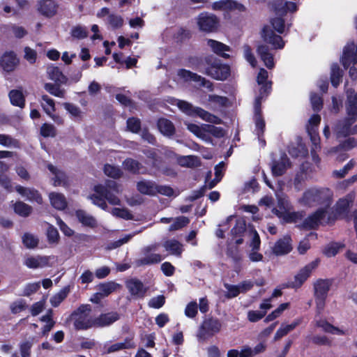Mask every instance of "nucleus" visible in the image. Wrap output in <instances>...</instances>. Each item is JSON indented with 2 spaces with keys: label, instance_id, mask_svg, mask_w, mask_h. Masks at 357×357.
Returning <instances> with one entry per match:
<instances>
[{
  "label": "nucleus",
  "instance_id": "f257e3e1",
  "mask_svg": "<svg viewBox=\"0 0 357 357\" xmlns=\"http://www.w3.org/2000/svg\"><path fill=\"white\" fill-rule=\"evenodd\" d=\"M333 197L332 190L328 188L312 186L305 190L298 199V203L305 207H321L304 220L303 227L314 229L319 225L330 224L335 220L336 215L330 208Z\"/></svg>",
  "mask_w": 357,
  "mask_h": 357
},
{
  "label": "nucleus",
  "instance_id": "f03ea898",
  "mask_svg": "<svg viewBox=\"0 0 357 357\" xmlns=\"http://www.w3.org/2000/svg\"><path fill=\"white\" fill-rule=\"evenodd\" d=\"M273 8L275 14L279 17L272 18L270 21L271 24L264 26L261 31V37L265 42L271 45L274 49H282L285 43L281 36L274 33L273 29L278 33H284L286 26L284 20L280 16L288 12L296 11L297 6L295 3L286 0H275L273 3Z\"/></svg>",
  "mask_w": 357,
  "mask_h": 357
},
{
  "label": "nucleus",
  "instance_id": "7ed1b4c3",
  "mask_svg": "<svg viewBox=\"0 0 357 357\" xmlns=\"http://www.w3.org/2000/svg\"><path fill=\"white\" fill-rule=\"evenodd\" d=\"M94 193L87 197L91 202L104 211L108 210L106 200L112 205H120L121 200L116 195L122 190L114 181H107L105 185L98 184L93 187Z\"/></svg>",
  "mask_w": 357,
  "mask_h": 357
},
{
  "label": "nucleus",
  "instance_id": "20e7f679",
  "mask_svg": "<svg viewBox=\"0 0 357 357\" xmlns=\"http://www.w3.org/2000/svg\"><path fill=\"white\" fill-rule=\"evenodd\" d=\"M347 93L346 110L347 116L345 119L337 122L333 130L337 137L357 134V124L351 128V126L357 121V93H354V91L349 89Z\"/></svg>",
  "mask_w": 357,
  "mask_h": 357
},
{
  "label": "nucleus",
  "instance_id": "39448f33",
  "mask_svg": "<svg viewBox=\"0 0 357 357\" xmlns=\"http://www.w3.org/2000/svg\"><path fill=\"white\" fill-rule=\"evenodd\" d=\"M276 197L278 205L272 209L274 214L284 222H294L300 218L299 213L291 211V205L285 196L276 193Z\"/></svg>",
  "mask_w": 357,
  "mask_h": 357
},
{
  "label": "nucleus",
  "instance_id": "423d86ee",
  "mask_svg": "<svg viewBox=\"0 0 357 357\" xmlns=\"http://www.w3.org/2000/svg\"><path fill=\"white\" fill-rule=\"evenodd\" d=\"M91 312L89 305H82L73 313L72 317L76 329L85 330L96 326V318L91 315Z\"/></svg>",
  "mask_w": 357,
  "mask_h": 357
},
{
  "label": "nucleus",
  "instance_id": "0eeeda50",
  "mask_svg": "<svg viewBox=\"0 0 357 357\" xmlns=\"http://www.w3.org/2000/svg\"><path fill=\"white\" fill-rule=\"evenodd\" d=\"M175 104L178 107V108L184 113L188 115H197L200 117L204 121L219 124L221 123V119L217 117L215 115H213L205 111L202 108L200 107H195L190 103L181 100H175Z\"/></svg>",
  "mask_w": 357,
  "mask_h": 357
},
{
  "label": "nucleus",
  "instance_id": "6e6552de",
  "mask_svg": "<svg viewBox=\"0 0 357 357\" xmlns=\"http://www.w3.org/2000/svg\"><path fill=\"white\" fill-rule=\"evenodd\" d=\"M321 121V116L319 114L312 115L308 121L307 125V131L310 137L311 142L312 143V157L313 161L318 165L320 162V158L316 154V151L321 149L320 146V138L317 132V127Z\"/></svg>",
  "mask_w": 357,
  "mask_h": 357
},
{
  "label": "nucleus",
  "instance_id": "1a4fd4ad",
  "mask_svg": "<svg viewBox=\"0 0 357 357\" xmlns=\"http://www.w3.org/2000/svg\"><path fill=\"white\" fill-rule=\"evenodd\" d=\"M207 66L204 69L200 68V71L204 72L211 77L218 80H225L229 75V67L220 63L218 61H211L206 60Z\"/></svg>",
  "mask_w": 357,
  "mask_h": 357
},
{
  "label": "nucleus",
  "instance_id": "9d476101",
  "mask_svg": "<svg viewBox=\"0 0 357 357\" xmlns=\"http://www.w3.org/2000/svg\"><path fill=\"white\" fill-rule=\"evenodd\" d=\"M222 324L216 319H208L204 321L197 333V337L199 340H204L209 337L219 333L221 330Z\"/></svg>",
  "mask_w": 357,
  "mask_h": 357
},
{
  "label": "nucleus",
  "instance_id": "9b49d317",
  "mask_svg": "<svg viewBox=\"0 0 357 357\" xmlns=\"http://www.w3.org/2000/svg\"><path fill=\"white\" fill-rule=\"evenodd\" d=\"M319 263V260L316 259L301 268L295 275L294 280L289 282L288 287L294 289L301 287L310 277L312 272L318 266Z\"/></svg>",
  "mask_w": 357,
  "mask_h": 357
},
{
  "label": "nucleus",
  "instance_id": "f8f14e48",
  "mask_svg": "<svg viewBox=\"0 0 357 357\" xmlns=\"http://www.w3.org/2000/svg\"><path fill=\"white\" fill-rule=\"evenodd\" d=\"M158 247V244L146 247L143 250L144 256L136 261L137 266L151 265L160 262L162 257L160 254L156 253Z\"/></svg>",
  "mask_w": 357,
  "mask_h": 357
},
{
  "label": "nucleus",
  "instance_id": "ddd939ff",
  "mask_svg": "<svg viewBox=\"0 0 357 357\" xmlns=\"http://www.w3.org/2000/svg\"><path fill=\"white\" fill-rule=\"evenodd\" d=\"M177 75L184 82H194L197 83L199 86L208 89L210 91L213 90V84L210 81L189 70L184 69L179 70Z\"/></svg>",
  "mask_w": 357,
  "mask_h": 357
},
{
  "label": "nucleus",
  "instance_id": "4468645a",
  "mask_svg": "<svg viewBox=\"0 0 357 357\" xmlns=\"http://www.w3.org/2000/svg\"><path fill=\"white\" fill-rule=\"evenodd\" d=\"M197 20L199 29L206 32L213 31L218 25V18L214 15L208 13L199 15Z\"/></svg>",
  "mask_w": 357,
  "mask_h": 357
},
{
  "label": "nucleus",
  "instance_id": "2eb2a0df",
  "mask_svg": "<svg viewBox=\"0 0 357 357\" xmlns=\"http://www.w3.org/2000/svg\"><path fill=\"white\" fill-rule=\"evenodd\" d=\"M340 61L345 69L357 63V43H349L344 47Z\"/></svg>",
  "mask_w": 357,
  "mask_h": 357
},
{
  "label": "nucleus",
  "instance_id": "dca6fc26",
  "mask_svg": "<svg viewBox=\"0 0 357 357\" xmlns=\"http://www.w3.org/2000/svg\"><path fill=\"white\" fill-rule=\"evenodd\" d=\"M41 106L45 112L57 124H62L63 122V119L59 115L54 114L55 111V104L53 99L50 98L47 95L42 96Z\"/></svg>",
  "mask_w": 357,
  "mask_h": 357
},
{
  "label": "nucleus",
  "instance_id": "f3484780",
  "mask_svg": "<svg viewBox=\"0 0 357 357\" xmlns=\"http://www.w3.org/2000/svg\"><path fill=\"white\" fill-rule=\"evenodd\" d=\"M126 287L129 293L135 298L144 297L147 287L138 279L132 278L126 282Z\"/></svg>",
  "mask_w": 357,
  "mask_h": 357
},
{
  "label": "nucleus",
  "instance_id": "a211bd4d",
  "mask_svg": "<svg viewBox=\"0 0 357 357\" xmlns=\"http://www.w3.org/2000/svg\"><path fill=\"white\" fill-rule=\"evenodd\" d=\"M50 256H29L24 259V264L29 268H42L49 266Z\"/></svg>",
  "mask_w": 357,
  "mask_h": 357
},
{
  "label": "nucleus",
  "instance_id": "6ab92c4d",
  "mask_svg": "<svg viewBox=\"0 0 357 357\" xmlns=\"http://www.w3.org/2000/svg\"><path fill=\"white\" fill-rule=\"evenodd\" d=\"M291 162L287 155L283 154L280 158L275 160L271 165L272 174L275 176L284 174L291 167Z\"/></svg>",
  "mask_w": 357,
  "mask_h": 357
},
{
  "label": "nucleus",
  "instance_id": "aec40b11",
  "mask_svg": "<svg viewBox=\"0 0 357 357\" xmlns=\"http://www.w3.org/2000/svg\"><path fill=\"white\" fill-rule=\"evenodd\" d=\"M260 98H257L255 103V126L256 134L258 135L259 141L262 146L265 145V141L260 138L261 135L263 134L265 128V123L260 116Z\"/></svg>",
  "mask_w": 357,
  "mask_h": 357
},
{
  "label": "nucleus",
  "instance_id": "412c9836",
  "mask_svg": "<svg viewBox=\"0 0 357 357\" xmlns=\"http://www.w3.org/2000/svg\"><path fill=\"white\" fill-rule=\"evenodd\" d=\"M15 190L22 197L26 198L30 202H35L39 204L43 202L41 195L35 189L17 185L15 187Z\"/></svg>",
  "mask_w": 357,
  "mask_h": 357
},
{
  "label": "nucleus",
  "instance_id": "4be33fe9",
  "mask_svg": "<svg viewBox=\"0 0 357 357\" xmlns=\"http://www.w3.org/2000/svg\"><path fill=\"white\" fill-rule=\"evenodd\" d=\"M316 171L314 167L309 162H305L301 165V172L298 173L294 179L296 188H298L299 183L312 177L313 173Z\"/></svg>",
  "mask_w": 357,
  "mask_h": 357
},
{
  "label": "nucleus",
  "instance_id": "5701e85b",
  "mask_svg": "<svg viewBox=\"0 0 357 357\" xmlns=\"http://www.w3.org/2000/svg\"><path fill=\"white\" fill-rule=\"evenodd\" d=\"M257 52L261 60L268 69L274 68V57L268 46L266 45H260L257 47Z\"/></svg>",
  "mask_w": 357,
  "mask_h": 357
},
{
  "label": "nucleus",
  "instance_id": "b1692460",
  "mask_svg": "<svg viewBox=\"0 0 357 357\" xmlns=\"http://www.w3.org/2000/svg\"><path fill=\"white\" fill-rule=\"evenodd\" d=\"M268 73L264 68H260L257 77V81L259 85L261 86L260 96L258 97L260 100L264 96V94H267L271 87V82L268 81Z\"/></svg>",
  "mask_w": 357,
  "mask_h": 357
},
{
  "label": "nucleus",
  "instance_id": "393cba45",
  "mask_svg": "<svg viewBox=\"0 0 357 357\" xmlns=\"http://www.w3.org/2000/svg\"><path fill=\"white\" fill-rule=\"evenodd\" d=\"M291 238L288 236L279 239L273 247V252L276 255H286L292 249Z\"/></svg>",
  "mask_w": 357,
  "mask_h": 357
},
{
  "label": "nucleus",
  "instance_id": "a878e982",
  "mask_svg": "<svg viewBox=\"0 0 357 357\" xmlns=\"http://www.w3.org/2000/svg\"><path fill=\"white\" fill-rule=\"evenodd\" d=\"M19 63V60L13 52H6L1 58L0 65L7 72L13 71Z\"/></svg>",
  "mask_w": 357,
  "mask_h": 357
},
{
  "label": "nucleus",
  "instance_id": "bb28decb",
  "mask_svg": "<svg viewBox=\"0 0 357 357\" xmlns=\"http://www.w3.org/2000/svg\"><path fill=\"white\" fill-rule=\"evenodd\" d=\"M58 5L54 0H41L38 3V11L43 15L52 17L57 11Z\"/></svg>",
  "mask_w": 357,
  "mask_h": 357
},
{
  "label": "nucleus",
  "instance_id": "cd10ccee",
  "mask_svg": "<svg viewBox=\"0 0 357 357\" xmlns=\"http://www.w3.org/2000/svg\"><path fill=\"white\" fill-rule=\"evenodd\" d=\"M119 319V314L117 312H112L106 314H102L100 315L98 317L96 318V326H107Z\"/></svg>",
  "mask_w": 357,
  "mask_h": 357
},
{
  "label": "nucleus",
  "instance_id": "c85d7f7f",
  "mask_svg": "<svg viewBox=\"0 0 357 357\" xmlns=\"http://www.w3.org/2000/svg\"><path fill=\"white\" fill-rule=\"evenodd\" d=\"M47 167L52 174V181L54 186H63L67 183V177L63 172L53 165H48Z\"/></svg>",
  "mask_w": 357,
  "mask_h": 357
},
{
  "label": "nucleus",
  "instance_id": "c756f323",
  "mask_svg": "<svg viewBox=\"0 0 357 357\" xmlns=\"http://www.w3.org/2000/svg\"><path fill=\"white\" fill-rule=\"evenodd\" d=\"M355 193L351 192L344 198L340 199L336 204V215H340L347 213L350 204L353 202Z\"/></svg>",
  "mask_w": 357,
  "mask_h": 357
},
{
  "label": "nucleus",
  "instance_id": "7c9ffc66",
  "mask_svg": "<svg viewBox=\"0 0 357 357\" xmlns=\"http://www.w3.org/2000/svg\"><path fill=\"white\" fill-rule=\"evenodd\" d=\"M207 45L211 47V50L214 53L225 58L229 57V55L226 53V52H228L230 50L229 46L223 44L222 43L212 39H208L207 40Z\"/></svg>",
  "mask_w": 357,
  "mask_h": 357
},
{
  "label": "nucleus",
  "instance_id": "2f4dec72",
  "mask_svg": "<svg viewBox=\"0 0 357 357\" xmlns=\"http://www.w3.org/2000/svg\"><path fill=\"white\" fill-rule=\"evenodd\" d=\"M163 247L170 255L180 256L183 250V244L176 239H169L163 243Z\"/></svg>",
  "mask_w": 357,
  "mask_h": 357
},
{
  "label": "nucleus",
  "instance_id": "473e14b6",
  "mask_svg": "<svg viewBox=\"0 0 357 357\" xmlns=\"http://www.w3.org/2000/svg\"><path fill=\"white\" fill-rule=\"evenodd\" d=\"M76 216L84 226L94 228L98 225L96 218L83 210L77 211Z\"/></svg>",
  "mask_w": 357,
  "mask_h": 357
},
{
  "label": "nucleus",
  "instance_id": "72a5a7b5",
  "mask_svg": "<svg viewBox=\"0 0 357 357\" xmlns=\"http://www.w3.org/2000/svg\"><path fill=\"white\" fill-rule=\"evenodd\" d=\"M49 199L52 206L57 210H63L67 206L66 197L61 193L51 192Z\"/></svg>",
  "mask_w": 357,
  "mask_h": 357
},
{
  "label": "nucleus",
  "instance_id": "f704fd0d",
  "mask_svg": "<svg viewBox=\"0 0 357 357\" xmlns=\"http://www.w3.org/2000/svg\"><path fill=\"white\" fill-rule=\"evenodd\" d=\"M137 188L139 192L148 195L157 194V185L154 182L150 181H141L137 183Z\"/></svg>",
  "mask_w": 357,
  "mask_h": 357
},
{
  "label": "nucleus",
  "instance_id": "c9c22d12",
  "mask_svg": "<svg viewBox=\"0 0 357 357\" xmlns=\"http://www.w3.org/2000/svg\"><path fill=\"white\" fill-rule=\"evenodd\" d=\"M245 225L243 221L238 220L237 221L234 227L231 229V233L233 236L232 238L230 241L229 243H235L236 245L241 244L243 241V238L241 237V234L245 231Z\"/></svg>",
  "mask_w": 357,
  "mask_h": 357
},
{
  "label": "nucleus",
  "instance_id": "e433bc0d",
  "mask_svg": "<svg viewBox=\"0 0 357 357\" xmlns=\"http://www.w3.org/2000/svg\"><path fill=\"white\" fill-rule=\"evenodd\" d=\"M158 127L160 132L167 137L173 135L175 132L174 126L167 119H160L158 121Z\"/></svg>",
  "mask_w": 357,
  "mask_h": 357
},
{
  "label": "nucleus",
  "instance_id": "4c0bfd02",
  "mask_svg": "<svg viewBox=\"0 0 357 357\" xmlns=\"http://www.w3.org/2000/svg\"><path fill=\"white\" fill-rule=\"evenodd\" d=\"M227 102V98L224 96L217 95H210L207 101L202 100V103L210 107L211 108H216L223 107Z\"/></svg>",
  "mask_w": 357,
  "mask_h": 357
},
{
  "label": "nucleus",
  "instance_id": "58836bf2",
  "mask_svg": "<svg viewBox=\"0 0 357 357\" xmlns=\"http://www.w3.org/2000/svg\"><path fill=\"white\" fill-rule=\"evenodd\" d=\"M315 325L317 327L321 328L322 330L326 333H332V334H336V335H344L345 333L329 324L328 321L324 319H316L315 320Z\"/></svg>",
  "mask_w": 357,
  "mask_h": 357
},
{
  "label": "nucleus",
  "instance_id": "ea45409f",
  "mask_svg": "<svg viewBox=\"0 0 357 357\" xmlns=\"http://www.w3.org/2000/svg\"><path fill=\"white\" fill-rule=\"evenodd\" d=\"M178 163L183 167H193L199 165L198 157L195 155L176 156Z\"/></svg>",
  "mask_w": 357,
  "mask_h": 357
},
{
  "label": "nucleus",
  "instance_id": "a19ab883",
  "mask_svg": "<svg viewBox=\"0 0 357 357\" xmlns=\"http://www.w3.org/2000/svg\"><path fill=\"white\" fill-rule=\"evenodd\" d=\"M184 123L186 126L188 130L197 137L202 139H205L206 138L207 136L206 135V128H204V124H202L201 126H199L197 124L191 123L187 121H185Z\"/></svg>",
  "mask_w": 357,
  "mask_h": 357
},
{
  "label": "nucleus",
  "instance_id": "79ce46f5",
  "mask_svg": "<svg viewBox=\"0 0 357 357\" xmlns=\"http://www.w3.org/2000/svg\"><path fill=\"white\" fill-rule=\"evenodd\" d=\"M330 284L326 280H319L314 284V296H327Z\"/></svg>",
  "mask_w": 357,
  "mask_h": 357
},
{
  "label": "nucleus",
  "instance_id": "37998d69",
  "mask_svg": "<svg viewBox=\"0 0 357 357\" xmlns=\"http://www.w3.org/2000/svg\"><path fill=\"white\" fill-rule=\"evenodd\" d=\"M124 169L132 173H145L142 166L136 160L128 158L123 162Z\"/></svg>",
  "mask_w": 357,
  "mask_h": 357
},
{
  "label": "nucleus",
  "instance_id": "c03bdc74",
  "mask_svg": "<svg viewBox=\"0 0 357 357\" xmlns=\"http://www.w3.org/2000/svg\"><path fill=\"white\" fill-rule=\"evenodd\" d=\"M63 107L75 120L80 121L83 119L84 112L79 107L68 102L64 103Z\"/></svg>",
  "mask_w": 357,
  "mask_h": 357
},
{
  "label": "nucleus",
  "instance_id": "a18cd8bd",
  "mask_svg": "<svg viewBox=\"0 0 357 357\" xmlns=\"http://www.w3.org/2000/svg\"><path fill=\"white\" fill-rule=\"evenodd\" d=\"M298 324L299 322L298 321H295L290 324H282L280 328L275 333L274 340H280L290 331L294 330L298 325Z\"/></svg>",
  "mask_w": 357,
  "mask_h": 357
},
{
  "label": "nucleus",
  "instance_id": "49530a36",
  "mask_svg": "<svg viewBox=\"0 0 357 357\" xmlns=\"http://www.w3.org/2000/svg\"><path fill=\"white\" fill-rule=\"evenodd\" d=\"M119 285L114 282H108L98 285V291L102 297H106L114 291Z\"/></svg>",
  "mask_w": 357,
  "mask_h": 357
},
{
  "label": "nucleus",
  "instance_id": "de8ad7c7",
  "mask_svg": "<svg viewBox=\"0 0 357 357\" xmlns=\"http://www.w3.org/2000/svg\"><path fill=\"white\" fill-rule=\"evenodd\" d=\"M70 292L69 287H65L61 290H60L57 294H54L50 298V303L54 307H57L59 304L67 297L68 293Z\"/></svg>",
  "mask_w": 357,
  "mask_h": 357
},
{
  "label": "nucleus",
  "instance_id": "09e8293b",
  "mask_svg": "<svg viewBox=\"0 0 357 357\" xmlns=\"http://www.w3.org/2000/svg\"><path fill=\"white\" fill-rule=\"evenodd\" d=\"M331 81L333 86L337 87L340 82L342 76V70L337 63H333L331 68Z\"/></svg>",
  "mask_w": 357,
  "mask_h": 357
},
{
  "label": "nucleus",
  "instance_id": "8fccbe9b",
  "mask_svg": "<svg viewBox=\"0 0 357 357\" xmlns=\"http://www.w3.org/2000/svg\"><path fill=\"white\" fill-rule=\"evenodd\" d=\"M9 98L13 105L22 107L24 105V98L19 90H12L9 93Z\"/></svg>",
  "mask_w": 357,
  "mask_h": 357
},
{
  "label": "nucleus",
  "instance_id": "3c124183",
  "mask_svg": "<svg viewBox=\"0 0 357 357\" xmlns=\"http://www.w3.org/2000/svg\"><path fill=\"white\" fill-rule=\"evenodd\" d=\"M236 2L231 0H220L212 3L211 8L214 10H225L234 8Z\"/></svg>",
  "mask_w": 357,
  "mask_h": 357
},
{
  "label": "nucleus",
  "instance_id": "603ef678",
  "mask_svg": "<svg viewBox=\"0 0 357 357\" xmlns=\"http://www.w3.org/2000/svg\"><path fill=\"white\" fill-rule=\"evenodd\" d=\"M47 74L52 80L59 82L63 83L65 80V77L62 74V73L59 70L57 67L55 66H50L47 68Z\"/></svg>",
  "mask_w": 357,
  "mask_h": 357
},
{
  "label": "nucleus",
  "instance_id": "864d4df0",
  "mask_svg": "<svg viewBox=\"0 0 357 357\" xmlns=\"http://www.w3.org/2000/svg\"><path fill=\"white\" fill-rule=\"evenodd\" d=\"M14 211L18 215L26 217L31 213L32 208L24 202H17L14 205Z\"/></svg>",
  "mask_w": 357,
  "mask_h": 357
},
{
  "label": "nucleus",
  "instance_id": "5fc2aeb1",
  "mask_svg": "<svg viewBox=\"0 0 357 357\" xmlns=\"http://www.w3.org/2000/svg\"><path fill=\"white\" fill-rule=\"evenodd\" d=\"M22 241L25 247L29 249H32L38 245L39 240L34 235L29 233H26L22 237Z\"/></svg>",
  "mask_w": 357,
  "mask_h": 357
},
{
  "label": "nucleus",
  "instance_id": "6e6d98bb",
  "mask_svg": "<svg viewBox=\"0 0 357 357\" xmlns=\"http://www.w3.org/2000/svg\"><path fill=\"white\" fill-rule=\"evenodd\" d=\"M70 34L72 37L80 40L87 37L88 31L85 26L77 25L72 28Z\"/></svg>",
  "mask_w": 357,
  "mask_h": 357
},
{
  "label": "nucleus",
  "instance_id": "4d7b16f0",
  "mask_svg": "<svg viewBox=\"0 0 357 357\" xmlns=\"http://www.w3.org/2000/svg\"><path fill=\"white\" fill-rule=\"evenodd\" d=\"M45 89L50 93V94L59 97V98H63L65 94L64 90L61 89L59 86L51 84V83H47L44 86Z\"/></svg>",
  "mask_w": 357,
  "mask_h": 357
},
{
  "label": "nucleus",
  "instance_id": "13d9d810",
  "mask_svg": "<svg viewBox=\"0 0 357 357\" xmlns=\"http://www.w3.org/2000/svg\"><path fill=\"white\" fill-rule=\"evenodd\" d=\"M342 248V245L337 243H332L327 245L324 249V254L328 257L335 256L339 251V250Z\"/></svg>",
  "mask_w": 357,
  "mask_h": 357
},
{
  "label": "nucleus",
  "instance_id": "bf43d9fd",
  "mask_svg": "<svg viewBox=\"0 0 357 357\" xmlns=\"http://www.w3.org/2000/svg\"><path fill=\"white\" fill-rule=\"evenodd\" d=\"M190 222V220L188 218L184 216H181L174 220L173 224H172L169 228V231H175L183 228L186 226Z\"/></svg>",
  "mask_w": 357,
  "mask_h": 357
},
{
  "label": "nucleus",
  "instance_id": "052dcab7",
  "mask_svg": "<svg viewBox=\"0 0 357 357\" xmlns=\"http://www.w3.org/2000/svg\"><path fill=\"white\" fill-rule=\"evenodd\" d=\"M289 153L294 157H305L307 155V149L303 144H298L296 147H291Z\"/></svg>",
  "mask_w": 357,
  "mask_h": 357
},
{
  "label": "nucleus",
  "instance_id": "680f3d73",
  "mask_svg": "<svg viewBox=\"0 0 357 357\" xmlns=\"http://www.w3.org/2000/svg\"><path fill=\"white\" fill-rule=\"evenodd\" d=\"M26 308V303L24 300L19 299L13 302L10 305V311L13 314H17L24 311Z\"/></svg>",
  "mask_w": 357,
  "mask_h": 357
},
{
  "label": "nucleus",
  "instance_id": "e2e57ef3",
  "mask_svg": "<svg viewBox=\"0 0 357 357\" xmlns=\"http://www.w3.org/2000/svg\"><path fill=\"white\" fill-rule=\"evenodd\" d=\"M111 213L115 217L121 218L125 220L132 219V215L128 209L126 208H114L112 209Z\"/></svg>",
  "mask_w": 357,
  "mask_h": 357
},
{
  "label": "nucleus",
  "instance_id": "0e129e2a",
  "mask_svg": "<svg viewBox=\"0 0 357 357\" xmlns=\"http://www.w3.org/2000/svg\"><path fill=\"white\" fill-rule=\"evenodd\" d=\"M0 145L5 147H17L18 143L10 136L4 134H0Z\"/></svg>",
  "mask_w": 357,
  "mask_h": 357
},
{
  "label": "nucleus",
  "instance_id": "69168bd1",
  "mask_svg": "<svg viewBox=\"0 0 357 357\" xmlns=\"http://www.w3.org/2000/svg\"><path fill=\"white\" fill-rule=\"evenodd\" d=\"M104 172L107 176L114 178L120 177L122 174L119 167L110 165L105 166Z\"/></svg>",
  "mask_w": 357,
  "mask_h": 357
},
{
  "label": "nucleus",
  "instance_id": "338daca9",
  "mask_svg": "<svg viewBox=\"0 0 357 357\" xmlns=\"http://www.w3.org/2000/svg\"><path fill=\"white\" fill-rule=\"evenodd\" d=\"M40 287L39 282L27 283L23 289V296H29L36 293Z\"/></svg>",
  "mask_w": 357,
  "mask_h": 357
},
{
  "label": "nucleus",
  "instance_id": "774afa93",
  "mask_svg": "<svg viewBox=\"0 0 357 357\" xmlns=\"http://www.w3.org/2000/svg\"><path fill=\"white\" fill-rule=\"evenodd\" d=\"M40 134L44 137H53L56 135V130L54 126L48 123H44L40 128Z\"/></svg>",
  "mask_w": 357,
  "mask_h": 357
}]
</instances>
